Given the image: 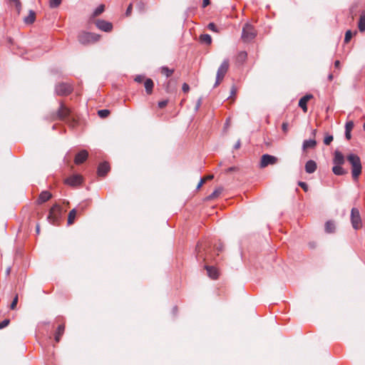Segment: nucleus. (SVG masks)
<instances>
[{
    "instance_id": "63",
    "label": "nucleus",
    "mask_w": 365,
    "mask_h": 365,
    "mask_svg": "<svg viewBox=\"0 0 365 365\" xmlns=\"http://www.w3.org/2000/svg\"><path fill=\"white\" fill-rule=\"evenodd\" d=\"M363 128H364V130H365V123H364V125H363Z\"/></svg>"
},
{
    "instance_id": "29",
    "label": "nucleus",
    "mask_w": 365,
    "mask_h": 365,
    "mask_svg": "<svg viewBox=\"0 0 365 365\" xmlns=\"http://www.w3.org/2000/svg\"><path fill=\"white\" fill-rule=\"evenodd\" d=\"M161 73L166 77H170L174 73V70L170 69L166 66H163L161 68Z\"/></svg>"
},
{
    "instance_id": "1",
    "label": "nucleus",
    "mask_w": 365,
    "mask_h": 365,
    "mask_svg": "<svg viewBox=\"0 0 365 365\" xmlns=\"http://www.w3.org/2000/svg\"><path fill=\"white\" fill-rule=\"evenodd\" d=\"M53 120H63L71 125H73L75 124V120L71 116V110L62 102L60 103V106L57 110L56 114L53 117Z\"/></svg>"
},
{
    "instance_id": "39",
    "label": "nucleus",
    "mask_w": 365,
    "mask_h": 365,
    "mask_svg": "<svg viewBox=\"0 0 365 365\" xmlns=\"http://www.w3.org/2000/svg\"><path fill=\"white\" fill-rule=\"evenodd\" d=\"M207 28L212 31L218 32L217 28L214 23H210L207 26Z\"/></svg>"
},
{
    "instance_id": "36",
    "label": "nucleus",
    "mask_w": 365,
    "mask_h": 365,
    "mask_svg": "<svg viewBox=\"0 0 365 365\" xmlns=\"http://www.w3.org/2000/svg\"><path fill=\"white\" fill-rule=\"evenodd\" d=\"M333 135H327L324 139V143L327 145H329L333 141Z\"/></svg>"
},
{
    "instance_id": "23",
    "label": "nucleus",
    "mask_w": 365,
    "mask_h": 365,
    "mask_svg": "<svg viewBox=\"0 0 365 365\" xmlns=\"http://www.w3.org/2000/svg\"><path fill=\"white\" fill-rule=\"evenodd\" d=\"M36 19V14L34 11L30 10L29 14L27 16H26L24 19L25 24H31L34 22Z\"/></svg>"
},
{
    "instance_id": "26",
    "label": "nucleus",
    "mask_w": 365,
    "mask_h": 365,
    "mask_svg": "<svg viewBox=\"0 0 365 365\" xmlns=\"http://www.w3.org/2000/svg\"><path fill=\"white\" fill-rule=\"evenodd\" d=\"M333 173L336 175H343L346 173V171L341 165H336L332 168Z\"/></svg>"
},
{
    "instance_id": "60",
    "label": "nucleus",
    "mask_w": 365,
    "mask_h": 365,
    "mask_svg": "<svg viewBox=\"0 0 365 365\" xmlns=\"http://www.w3.org/2000/svg\"><path fill=\"white\" fill-rule=\"evenodd\" d=\"M328 79L329 81H331L333 79V75L332 74H329V76H328Z\"/></svg>"
},
{
    "instance_id": "41",
    "label": "nucleus",
    "mask_w": 365,
    "mask_h": 365,
    "mask_svg": "<svg viewBox=\"0 0 365 365\" xmlns=\"http://www.w3.org/2000/svg\"><path fill=\"white\" fill-rule=\"evenodd\" d=\"M168 100H163L158 102V107L160 108H163L168 105Z\"/></svg>"
},
{
    "instance_id": "32",
    "label": "nucleus",
    "mask_w": 365,
    "mask_h": 365,
    "mask_svg": "<svg viewBox=\"0 0 365 365\" xmlns=\"http://www.w3.org/2000/svg\"><path fill=\"white\" fill-rule=\"evenodd\" d=\"M110 113V111L107 109H102V110H99L98 111V115L101 117V118H106Z\"/></svg>"
},
{
    "instance_id": "58",
    "label": "nucleus",
    "mask_w": 365,
    "mask_h": 365,
    "mask_svg": "<svg viewBox=\"0 0 365 365\" xmlns=\"http://www.w3.org/2000/svg\"><path fill=\"white\" fill-rule=\"evenodd\" d=\"M216 249L220 252L222 250V245H219L216 247Z\"/></svg>"
},
{
    "instance_id": "21",
    "label": "nucleus",
    "mask_w": 365,
    "mask_h": 365,
    "mask_svg": "<svg viewBox=\"0 0 365 365\" xmlns=\"http://www.w3.org/2000/svg\"><path fill=\"white\" fill-rule=\"evenodd\" d=\"M65 330V326L64 324H60L56 330V332L55 334V341L58 343L61 340V336L63 334Z\"/></svg>"
},
{
    "instance_id": "52",
    "label": "nucleus",
    "mask_w": 365,
    "mask_h": 365,
    "mask_svg": "<svg viewBox=\"0 0 365 365\" xmlns=\"http://www.w3.org/2000/svg\"><path fill=\"white\" fill-rule=\"evenodd\" d=\"M339 66H340V61L339 60H336L334 62V66H335V68H339Z\"/></svg>"
},
{
    "instance_id": "20",
    "label": "nucleus",
    "mask_w": 365,
    "mask_h": 365,
    "mask_svg": "<svg viewBox=\"0 0 365 365\" xmlns=\"http://www.w3.org/2000/svg\"><path fill=\"white\" fill-rule=\"evenodd\" d=\"M317 145V142L314 139L305 140L303 142L302 149L306 150L309 148H314Z\"/></svg>"
},
{
    "instance_id": "37",
    "label": "nucleus",
    "mask_w": 365,
    "mask_h": 365,
    "mask_svg": "<svg viewBox=\"0 0 365 365\" xmlns=\"http://www.w3.org/2000/svg\"><path fill=\"white\" fill-rule=\"evenodd\" d=\"M18 300H19V297H18V294H16L14 297V299H13V301H12V302H11V304L10 305V309H11L14 310V309H16L17 303H18Z\"/></svg>"
},
{
    "instance_id": "51",
    "label": "nucleus",
    "mask_w": 365,
    "mask_h": 365,
    "mask_svg": "<svg viewBox=\"0 0 365 365\" xmlns=\"http://www.w3.org/2000/svg\"><path fill=\"white\" fill-rule=\"evenodd\" d=\"M205 182V179H201L200 181L199 182L197 186V189H199L202 185L203 183Z\"/></svg>"
},
{
    "instance_id": "12",
    "label": "nucleus",
    "mask_w": 365,
    "mask_h": 365,
    "mask_svg": "<svg viewBox=\"0 0 365 365\" xmlns=\"http://www.w3.org/2000/svg\"><path fill=\"white\" fill-rule=\"evenodd\" d=\"M82 182V177L79 175H74L66 180V183L71 186H77Z\"/></svg>"
},
{
    "instance_id": "30",
    "label": "nucleus",
    "mask_w": 365,
    "mask_h": 365,
    "mask_svg": "<svg viewBox=\"0 0 365 365\" xmlns=\"http://www.w3.org/2000/svg\"><path fill=\"white\" fill-rule=\"evenodd\" d=\"M222 191V189L221 187L215 189L212 194H210L208 197L209 199H213L219 196Z\"/></svg>"
},
{
    "instance_id": "5",
    "label": "nucleus",
    "mask_w": 365,
    "mask_h": 365,
    "mask_svg": "<svg viewBox=\"0 0 365 365\" xmlns=\"http://www.w3.org/2000/svg\"><path fill=\"white\" fill-rule=\"evenodd\" d=\"M257 36V31L250 24L247 23L244 25L242 31V39L244 42H250L252 41Z\"/></svg>"
},
{
    "instance_id": "2",
    "label": "nucleus",
    "mask_w": 365,
    "mask_h": 365,
    "mask_svg": "<svg viewBox=\"0 0 365 365\" xmlns=\"http://www.w3.org/2000/svg\"><path fill=\"white\" fill-rule=\"evenodd\" d=\"M347 160L351 165V174L354 180H357L361 173V163L360 158L355 154H349Z\"/></svg>"
},
{
    "instance_id": "18",
    "label": "nucleus",
    "mask_w": 365,
    "mask_h": 365,
    "mask_svg": "<svg viewBox=\"0 0 365 365\" xmlns=\"http://www.w3.org/2000/svg\"><path fill=\"white\" fill-rule=\"evenodd\" d=\"M333 161L335 165H343L344 163V157L343 154L338 150L335 151Z\"/></svg>"
},
{
    "instance_id": "4",
    "label": "nucleus",
    "mask_w": 365,
    "mask_h": 365,
    "mask_svg": "<svg viewBox=\"0 0 365 365\" xmlns=\"http://www.w3.org/2000/svg\"><path fill=\"white\" fill-rule=\"evenodd\" d=\"M61 217V207L59 205H53L49 210L47 220L49 223L55 225H57Z\"/></svg>"
},
{
    "instance_id": "16",
    "label": "nucleus",
    "mask_w": 365,
    "mask_h": 365,
    "mask_svg": "<svg viewBox=\"0 0 365 365\" xmlns=\"http://www.w3.org/2000/svg\"><path fill=\"white\" fill-rule=\"evenodd\" d=\"M317 168V163L312 160H308L305 164V171L309 174L314 173Z\"/></svg>"
},
{
    "instance_id": "17",
    "label": "nucleus",
    "mask_w": 365,
    "mask_h": 365,
    "mask_svg": "<svg viewBox=\"0 0 365 365\" xmlns=\"http://www.w3.org/2000/svg\"><path fill=\"white\" fill-rule=\"evenodd\" d=\"M205 269L207 270L208 276L212 279H216L218 278L219 274L217 269L212 266H205Z\"/></svg>"
},
{
    "instance_id": "48",
    "label": "nucleus",
    "mask_w": 365,
    "mask_h": 365,
    "mask_svg": "<svg viewBox=\"0 0 365 365\" xmlns=\"http://www.w3.org/2000/svg\"><path fill=\"white\" fill-rule=\"evenodd\" d=\"M351 131H345V137L346 138L349 140L351 138Z\"/></svg>"
},
{
    "instance_id": "33",
    "label": "nucleus",
    "mask_w": 365,
    "mask_h": 365,
    "mask_svg": "<svg viewBox=\"0 0 365 365\" xmlns=\"http://www.w3.org/2000/svg\"><path fill=\"white\" fill-rule=\"evenodd\" d=\"M10 4H13L15 5L18 12H20L21 8V4L19 0H9Z\"/></svg>"
},
{
    "instance_id": "11",
    "label": "nucleus",
    "mask_w": 365,
    "mask_h": 365,
    "mask_svg": "<svg viewBox=\"0 0 365 365\" xmlns=\"http://www.w3.org/2000/svg\"><path fill=\"white\" fill-rule=\"evenodd\" d=\"M88 157V151L86 150H81L79 153H78L76 155L75 159H74V163L76 165L81 164L86 160Z\"/></svg>"
},
{
    "instance_id": "13",
    "label": "nucleus",
    "mask_w": 365,
    "mask_h": 365,
    "mask_svg": "<svg viewBox=\"0 0 365 365\" xmlns=\"http://www.w3.org/2000/svg\"><path fill=\"white\" fill-rule=\"evenodd\" d=\"M313 98L312 94H307L299 99V106L304 113L307 112V102Z\"/></svg>"
},
{
    "instance_id": "40",
    "label": "nucleus",
    "mask_w": 365,
    "mask_h": 365,
    "mask_svg": "<svg viewBox=\"0 0 365 365\" xmlns=\"http://www.w3.org/2000/svg\"><path fill=\"white\" fill-rule=\"evenodd\" d=\"M9 322H10L9 319H6L3 320L0 323V329L7 327L9 325Z\"/></svg>"
},
{
    "instance_id": "56",
    "label": "nucleus",
    "mask_w": 365,
    "mask_h": 365,
    "mask_svg": "<svg viewBox=\"0 0 365 365\" xmlns=\"http://www.w3.org/2000/svg\"><path fill=\"white\" fill-rule=\"evenodd\" d=\"M36 233L37 234H39L40 232V226L39 225H37L36 227Z\"/></svg>"
},
{
    "instance_id": "59",
    "label": "nucleus",
    "mask_w": 365,
    "mask_h": 365,
    "mask_svg": "<svg viewBox=\"0 0 365 365\" xmlns=\"http://www.w3.org/2000/svg\"><path fill=\"white\" fill-rule=\"evenodd\" d=\"M10 272H11V267H8L6 270V275H9L10 274Z\"/></svg>"
},
{
    "instance_id": "15",
    "label": "nucleus",
    "mask_w": 365,
    "mask_h": 365,
    "mask_svg": "<svg viewBox=\"0 0 365 365\" xmlns=\"http://www.w3.org/2000/svg\"><path fill=\"white\" fill-rule=\"evenodd\" d=\"M51 197L52 195L50 192L47 190L42 191L39 195L37 202L38 204L46 202V201L50 200Z\"/></svg>"
},
{
    "instance_id": "44",
    "label": "nucleus",
    "mask_w": 365,
    "mask_h": 365,
    "mask_svg": "<svg viewBox=\"0 0 365 365\" xmlns=\"http://www.w3.org/2000/svg\"><path fill=\"white\" fill-rule=\"evenodd\" d=\"M145 79V76L142 75H138L135 78V81L137 83H142Z\"/></svg>"
},
{
    "instance_id": "14",
    "label": "nucleus",
    "mask_w": 365,
    "mask_h": 365,
    "mask_svg": "<svg viewBox=\"0 0 365 365\" xmlns=\"http://www.w3.org/2000/svg\"><path fill=\"white\" fill-rule=\"evenodd\" d=\"M110 170V166L108 163L104 162L101 163L98 167V175L99 176H105Z\"/></svg>"
},
{
    "instance_id": "22",
    "label": "nucleus",
    "mask_w": 365,
    "mask_h": 365,
    "mask_svg": "<svg viewBox=\"0 0 365 365\" xmlns=\"http://www.w3.org/2000/svg\"><path fill=\"white\" fill-rule=\"evenodd\" d=\"M358 28L361 32L365 31V10L360 15Z\"/></svg>"
},
{
    "instance_id": "35",
    "label": "nucleus",
    "mask_w": 365,
    "mask_h": 365,
    "mask_svg": "<svg viewBox=\"0 0 365 365\" xmlns=\"http://www.w3.org/2000/svg\"><path fill=\"white\" fill-rule=\"evenodd\" d=\"M354 126V122L352 120H349L345 124V131H351Z\"/></svg>"
},
{
    "instance_id": "9",
    "label": "nucleus",
    "mask_w": 365,
    "mask_h": 365,
    "mask_svg": "<svg viewBox=\"0 0 365 365\" xmlns=\"http://www.w3.org/2000/svg\"><path fill=\"white\" fill-rule=\"evenodd\" d=\"M278 163V158L274 155L264 154L261 157L259 167L264 168L268 165H275Z\"/></svg>"
},
{
    "instance_id": "27",
    "label": "nucleus",
    "mask_w": 365,
    "mask_h": 365,
    "mask_svg": "<svg viewBox=\"0 0 365 365\" xmlns=\"http://www.w3.org/2000/svg\"><path fill=\"white\" fill-rule=\"evenodd\" d=\"M335 230V225L334 222L328 221L325 224V231L327 233H331L334 232Z\"/></svg>"
},
{
    "instance_id": "3",
    "label": "nucleus",
    "mask_w": 365,
    "mask_h": 365,
    "mask_svg": "<svg viewBox=\"0 0 365 365\" xmlns=\"http://www.w3.org/2000/svg\"><path fill=\"white\" fill-rule=\"evenodd\" d=\"M100 38L101 36L99 34L86 31H82L78 36V41L83 45L96 43Z\"/></svg>"
},
{
    "instance_id": "24",
    "label": "nucleus",
    "mask_w": 365,
    "mask_h": 365,
    "mask_svg": "<svg viewBox=\"0 0 365 365\" xmlns=\"http://www.w3.org/2000/svg\"><path fill=\"white\" fill-rule=\"evenodd\" d=\"M76 216V210L74 208V209L71 210L68 213V222H67L68 225H71L74 222Z\"/></svg>"
},
{
    "instance_id": "49",
    "label": "nucleus",
    "mask_w": 365,
    "mask_h": 365,
    "mask_svg": "<svg viewBox=\"0 0 365 365\" xmlns=\"http://www.w3.org/2000/svg\"><path fill=\"white\" fill-rule=\"evenodd\" d=\"M210 0H203L202 1V7L205 8L207 6L210 4Z\"/></svg>"
},
{
    "instance_id": "62",
    "label": "nucleus",
    "mask_w": 365,
    "mask_h": 365,
    "mask_svg": "<svg viewBox=\"0 0 365 365\" xmlns=\"http://www.w3.org/2000/svg\"><path fill=\"white\" fill-rule=\"evenodd\" d=\"M200 246H201V245H200V244H197V249H199V250H200Z\"/></svg>"
},
{
    "instance_id": "28",
    "label": "nucleus",
    "mask_w": 365,
    "mask_h": 365,
    "mask_svg": "<svg viewBox=\"0 0 365 365\" xmlns=\"http://www.w3.org/2000/svg\"><path fill=\"white\" fill-rule=\"evenodd\" d=\"M105 10V6L103 4L99 5L93 11L92 17H96L101 14Z\"/></svg>"
},
{
    "instance_id": "31",
    "label": "nucleus",
    "mask_w": 365,
    "mask_h": 365,
    "mask_svg": "<svg viewBox=\"0 0 365 365\" xmlns=\"http://www.w3.org/2000/svg\"><path fill=\"white\" fill-rule=\"evenodd\" d=\"M61 1L62 0H50L49 6L52 9L57 8L61 4Z\"/></svg>"
},
{
    "instance_id": "46",
    "label": "nucleus",
    "mask_w": 365,
    "mask_h": 365,
    "mask_svg": "<svg viewBox=\"0 0 365 365\" xmlns=\"http://www.w3.org/2000/svg\"><path fill=\"white\" fill-rule=\"evenodd\" d=\"M288 127H289V125L286 122H284L282 125V130L284 132V133H287V130H288Z\"/></svg>"
},
{
    "instance_id": "38",
    "label": "nucleus",
    "mask_w": 365,
    "mask_h": 365,
    "mask_svg": "<svg viewBox=\"0 0 365 365\" xmlns=\"http://www.w3.org/2000/svg\"><path fill=\"white\" fill-rule=\"evenodd\" d=\"M352 37V33L350 30L346 31L344 37V42L348 43Z\"/></svg>"
},
{
    "instance_id": "61",
    "label": "nucleus",
    "mask_w": 365,
    "mask_h": 365,
    "mask_svg": "<svg viewBox=\"0 0 365 365\" xmlns=\"http://www.w3.org/2000/svg\"><path fill=\"white\" fill-rule=\"evenodd\" d=\"M316 133H317V130H316V129L313 130H312V135H313V136H315Z\"/></svg>"
},
{
    "instance_id": "34",
    "label": "nucleus",
    "mask_w": 365,
    "mask_h": 365,
    "mask_svg": "<svg viewBox=\"0 0 365 365\" xmlns=\"http://www.w3.org/2000/svg\"><path fill=\"white\" fill-rule=\"evenodd\" d=\"M247 54L245 51H240L238 53L237 59H238V61L243 62L247 58Z\"/></svg>"
},
{
    "instance_id": "53",
    "label": "nucleus",
    "mask_w": 365,
    "mask_h": 365,
    "mask_svg": "<svg viewBox=\"0 0 365 365\" xmlns=\"http://www.w3.org/2000/svg\"><path fill=\"white\" fill-rule=\"evenodd\" d=\"M200 105H201V99L200 98L197 101L195 109L197 110L200 108Z\"/></svg>"
},
{
    "instance_id": "42",
    "label": "nucleus",
    "mask_w": 365,
    "mask_h": 365,
    "mask_svg": "<svg viewBox=\"0 0 365 365\" xmlns=\"http://www.w3.org/2000/svg\"><path fill=\"white\" fill-rule=\"evenodd\" d=\"M132 10H133V4H130L126 9V11H125V15L127 16H130L132 13Z\"/></svg>"
},
{
    "instance_id": "8",
    "label": "nucleus",
    "mask_w": 365,
    "mask_h": 365,
    "mask_svg": "<svg viewBox=\"0 0 365 365\" xmlns=\"http://www.w3.org/2000/svg\"><path fill=\"white\" fill-rule=\"evenodd\" d=\"M72 91V86L68 83H60L55 87V92L58 96H68Z\"/></svg>"
},
{
    "instance_id": "19",
    "label": "nucleus",
    "mask_w": 365,
    "mask_h": 365,
    "mask_svg": "<svg viewBox=\"0 0 365 365\" xmlns=\"http://www.w3.org/2000/svg\"><path fill=\"white\" fill-rule=\"evenodd\" d=\"M144 86L145 88L146 93L150 95L153 92L154 83L152 79L150 78H146L144 82Z\"/></svg>"
},
{
    "instance_id": "10",
    "label": "nucleus",
    "mask_w": 365,
    "mask_h": 365,
    "mask_svg": "<svg viewBox=\"0 0 365 365\" xmlns=\"http://www.w3.org/2000/svg\"><path fill=\"white\" fill-rule=\"evenodd\" d=\"M96 26L98 29L105 32H110L113 29L112 23L103 19H98L96 21Z\"/></svg>"
},
{
    "instance_id": "55",
    "label": "nucleus",
    "mask_w": 365,
    "mask_h": 365,
    "mask_svg": "<svg viewBox=\"0 0 365 365\" xmlns=\"http://www.w3.org/2000/svg\"><path fill=\"white\" fill-rule=\"evenodd\" d=\"M235 170V167H230L227 170V172L229 173V172H232L233 170Z\"/></svg>"
},
{
    "instance_id": "7",
    "label": "nucleus",
    "mask_w": 365,
    "mask_h": 365,
    "mask_svg": "<svg viewBox=\"0 0 365 365\" xmlns=\"http://www.w3.org/2000/svg\"><path fill=\"white\" fill-rule=\"evenodd\" d=\"M351 222L353 228L356 230L361 227V215L359 210L356 207H353L351 210Z\"/></svg>"
},
{
    "instance_id": "47",
    "label": "nucleus",
    "mask_w": 365,
    "mask_h": 365,
    "mask_svg": "<svg viewBox=\"0 0 365 365\" xmlns=\"http://www.w3.org/2000/svg\"><path fill=\"white\" fill-rule=\"evenodd\" d=\"M137 8L140 11H143L144 10V4L142 1H140L137 4Z\"/></svg>"
},
{
    "instance_id": "50",
    "label": "nucleus",
    "mask_w": 365,
    "mask_h": 365,
    "mask_svg": "<svg viewBox=\"0 0 365 365\" xmlns=\"http://www.w3.org/2000/svg\"><path fill=\"white\" fill-rule=\"evenodd\" d=\"M241 146V143H240V140H238L237 142L235 143V145H234V148L235 149H239Z\"/></svg>"
},
{
    "instance_id": "54",
    "label": "nucleus",
    "mask_w": 365,
    "mask_h": 365,
    "mask_svg": "<svg viewBox=\"0 0 365 365\" xmlns=\"http://www.w3.org/2000/svg\"><path fill=\"white\" fill-rule=\"evenodd\" d=\"M212 178H213V175H209L206 178H205L204 179H205V180H212Z\"/></svg>"
},
{
    "instance_id": "25",
    "label": "nucleus",
    "mask_w": 365,
    "mask_h": 365,
    "mask_svg": "<svg viewBox=\"0 0 365 365\" xmlns=\"http://www.w3.org/2000/svg\"><path fill=\"white\" fill-rule=\"evenodd\" d=\"M200 40L202 43H204L207 45H210L212 43V38L210 35L207 34L200 35Z\"/></svg>"
},
{
    "instance_id": "45",
    "label": "nucleus",
    "mask_w": 365,
    "mask_h": 365,
    "mask_svg": "<svg viewBox=\"0 0 365 365\" xmlns=\"http://www.w3.org/2000/svg\"><path fill=\"white\" fill-rule=\"evenodd\" d=\"M182 89L183 92L187 93L190 90V86H189V85L187 83H184L182 84Z\"/></svg>"
},
{
    "instance_id": "6",
    "label": "nucleus",
    "mask_w": 365,
    "mask_h": 365,
    "mask_svg": "<svg viewBox=\"0 0 365 365\" xmlns=\"http://www.w3.org/2000/svg\"><path fill=\"white\" fill-rule=\"evenodd\" d=\"M230 66V62L228 59H225L220 67L217 69L216 74V81L215 83V87H217L220 85V82L223 80L225 74L227 73Z\"/></svg>"
},
{
    "instance_id": "57",
    "label": "nucleus",
    "mask_w": 365,
    "mask_h": 365,
    "mask_svg": "<svg viewBox=\"0 0 365 365\" xmlns=\"http://www.w3.org/2000/svg\"><path fill=\"white\" fill-rule=\"evenodd\" d=\"M236 93V90H235V87H232V90H231V94L232 95H235Z\"/></svg>"
},
{
    "instance_id": "43",
    "label": "nucleus",
    "mask_w": 365,
    "mask_h": 365,
    "mask_svg": "<svg viewBox=\"0 0 365 365\" xmlns=\"http://www.w3.org/2000/svg\"><path fill=\"white\" fill-rule=\"evenodd\" d=\"M298 184L305 192H307L308 190V185L306 182H299Z\"/></svg>"
}]
</instances>
